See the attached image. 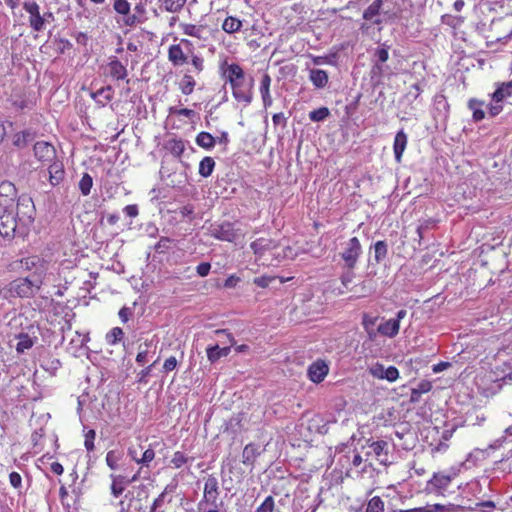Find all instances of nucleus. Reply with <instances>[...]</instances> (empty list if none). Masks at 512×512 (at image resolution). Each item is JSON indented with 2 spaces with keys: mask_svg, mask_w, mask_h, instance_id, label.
I'll return each mask as SVG.
<instances>
[{
  "mask_svg": "<svg viewBox=\"0 0 512 512\" xmlns=\"http://www.w3.org/2000/svg\"><path fill=\"white\" fill-rule=\"evenodd\" d=\"M158 359H156L151 365H149L148 367H146L145 369H143L140 373H139V382H143V383H146L147 382V377L148 375L150 374L151 370H152V367L157 363Z\"/></svg>",
  "mask_w": 512,
  "mask_h": 512,
  "instance_id": "nucleus-58",
  "label": "nucleus"
},
{
  "mask_svg": "<svg viewBox=\"0 0 512 512\" xmlns=\"http://www.w3.org/2000/svg\"><path fill=\"white\" fill-rule=\"evenodd\" d=\"M275 279H276L275 277H271V276H260V277H256L253 282H254V284H256L257 286H259L261 288H266Z\"/></svg>",
  "mask_w": 512,
  "mask_h": 512,
  "instance_id": "nucleus-52",
  "label": "nucleus"
},
{
  "mask_svg": "<svg viewBox=\"0 0 512 512\" xmlns=\"http://www.w3.org/2000/svg\"><path fill=\"white\" fill-rule=\"evenodd\" d=\"M123 335V330L120 327H115L107 333L106 341L109 345H115L123 338Z\"/></svg>",
  "mask_w": 512,
  "mask_h": 512,
  "instance_id": "nucleus-37",
  "label": "nucleus"
},
{
  "mask_svg": "<svg viewBox=\"0 0 512 512\" xmlns=\"http://www.w3.org/2000/svg\"><path fill=\"white\" fill-rule=\"evenodd\" d=\"M219 496V485L216 477L210 475L205 480L204 490H203V500L200 501L199 506H201L204 502L209 503L216 507V501Z\"/></svg>",
  "mask_w": 512,
  "mask_h": 512,
  "instance_id": "nucleus-8",
  "label": "nucleus"
},
{
  "mask_svg": "<svg viewBox=\"0 0 512 512\" xmlns=\"http://www.w3.org/2000/svg\"><path fill=\"white\" fill-rule=\"evenodd\" d=\"M258 454L257 447L253 444H248L243 450L242 462L244 464H253Z\"/></svg>",
  "mask_w": 512,
  "mask_h": 512,
  "instance_id": "nucleus-31",
  "label": "nucleus"
},
{
  "mask_svg": "<svg viewBox=\"0 0 512 512\" xmlns=\"http://www.w3.org/2000/svg\"><path fill=\"white\" fill-rule=\"evenodd\" d=\"M252 87L253 81L251 80L248 84L238 85L232 88L233 96L238 102H243L245 105H249L252 101Z\"/></svg>",
  "mask_w": 512,
  "mask_h": 512,
  "instance_id": "nucleus-13",
  "label": "nucleus"
},
{
  "mask_svg": "<svg viewBox=\"0 0 512 512\" xmlns=\"http://www.w3.org/2000/svg\"><path fill=\"white\" fill-rule=\"evenodd\" d=\"M210 268H211V265L209 263H207V262L200 263L197 266V273L199 274V276L205 277L209 274Z\"/></svg>",
  "mask_w": 512,
  "mask_h": 512,
  "instance_id": "nucleus-59",
  "label": "nucleus"
},
{
  "mask_svg": "<svg viewBox=\"0 0 512 512\" xmlns=\"http://www.w3.org/2000/svg\"><path fill=\"white\" fill-rule=\"evenodd\" d=\"M108 69L110 76L116 80H123L127 77L126 67L116 57L110 60Z\"/></svg>",
  "mask_w": 512,
  "mask_h": 512,
  "instance_id": "nucleus-17",
  "label": "nucleus"
},
{
  "mask_svg": "<svg viewBox=\"0 0 512 512\" xmlns=\"http://www.w3.org/2000/svg\"><path fill=\"white\" fill-rule=\"evenodd\" d=\"M376 56H377L379 62H381V63L386 62L388 60V58H389L388 49H386V48H379L376 51Z\"/></svg>",
  "mask_w": 512,
  "mask_h": 512,
  "instance_id": "nucleus-60",
  "label": "nucleus"
},
{
  "mask_svg": "<svg viewBox=\"0 0 512 512\" xmlns=\"http://www.w3.org/2000/svg\"><path fill=\"white\" fill-rule=\"evenodd\" d=\"M329 109L326 107H321L319 109L313 110L309 113L310 120L314 122L323 121L329 116Z\"/></svg>",
  "mask_w": 512,
  "mask_h": 512,
  "instance_id": "nucleus-43",
  "label": "nucleus"
},
{
  "mask_svg": "<svg viewBox=\"0 0 512 512\" xmlns=\"http://www.w3.org/2000/svg\"><path fill=\"white\" fill-rule=\"evenodd\" d=\"M152 342L144 343V345L139 346V352L136 357V361L139 364H144L148 360V356L151 353L150 348L152 347Z\"/></svg>",
  "mask_w": 512,
  "mask_h": 512,
  "instance_id": "nucleus-38",
  "label": "nucleus"
},
{
  "mask_svg": "<svg viewBox=\"0 0 512 512\" xmlns=\"http://www.w3.org/2000/svg\"><path fill=\"white\" fill-rule=\"evenodd\" d=\"M369 373L377 379L394 382L399 378V371L395 366L385 367L381 363H375L369 367Z\"/></svg>",
  "mask_w": 512,
  "mask_h": 512,
  "instance_id": "nucleus-7",
  "label": "nucleus"
},
{
  "mask_svg": "<svg viewBox=\"0 0 512 512\" xmlns=\"http://www.w3.org/2000/svg\"><path fill=\"white\" fill-rule=\"evenodd\" d=\"M9 481L14 488H19L21 486L22 478L19 473L12 472L9 475Z\"/></svg>",
  "mask_w": 512,
  "mask_h": 512,
  "instance_id": "nucleus-57",
  "label": "nucleus"
},
{
  "mask_svg": "<svg viewBox=\"0 0 512 512\" xmlns=\"http://www.w3.org/2000/svg\"><path fill=\"white\" fill-rule=\"evenodd\" d=\"M34 155L43 164H48L56 159V150L52 144L39 141L34 145Z\"/></svg>",
  "mask_w": 512,
  "mask_h": 512,
  "instance_id": "nucleus-9",
  "label": "nucleus"
},
{
  "mask_svg": "<svg viewBox=\"0 0 512 512\" xmlns=\"http://www.w3.org/2000/svg\"><path fill=\"white\" fill-rule=\"evenodd\" d=\"M23 8L29 14L30 27L36 32L44 30L46 17L40 14V6L35 1H25Z\"/></svg>",
  "mask_w": 512,
  "mask_h": 512,
  "instance_id": "nucleus-6",
  "label": "nucleus"
},
{
  "mask_svg": "<svg viewBox=\"0 0 512 512\" xmlns=\"http://www.w3.org/2000/svg\"><path fill=\"white\" fill-rule=\"evenodd\" d=\"M239 280L240 279L238 277H236L235 275H231L230 277H228L225 280L224 287L234 288L238 284Z\"/></svg>",
  "mask_w": 512,
  "mask_h": 512,
  "instance_id": "nucleus-64",
  "label": "nucleus"
},
{
  "mask_svg": "<svg viewBox=\"0 0 512 512\" xmlns=\"http://www.w3.org/2000/svg\"><path fill=\"white\" fill-rule=\"evenodd\" d=\"M35 205L30 196H18L12 182L0 183V234L12 238L16 234L24 235L34 222Z\"/></svg>",
  "mask_w": 512,
  "mask_h": 512,
  "instance_id": "nucleus-1",
  "label": "nucleus"
},
{
  "mask_svg": "<svg viewBox=\"0 0 512 512\" xmlns=\"http://www.w3.org/2000/svg\"><path fill=\"white\" fill-rule=\"evenodd\" d=\"M95 437H96V433H95V431L93 429H91V430L86 432L84 446H85V448L88 451H93L94 450V448H95V446H94Z\"/></svg>",
  "mask_w": 512,
  "mask_h": 512,
  "instance_id": "nucleus-46",
  "label": "nucleus"
},
{
  "mask_svg": "<svg viewBox=\"0 0 512 512\" xmlns=\"http://www.w3.org/2000/svg\"><path fill=\"white\" fill-rule=\"evenodd\" d=\"M309 78L313 85L317 88H323L328 83V74L326 73V71L321 69L310 70Z\"/></svg>",
  "mask_w": 512,
  "mask_h": 512,
  "instance_id": "nucleus-22",
  "label": "nucleus"
},
{
  "mask_svg": "<svg viewBox=\"0 0 512 512\" xmlns=\"http://www.w3.org/2000/svg\"><path fill=\"white\" fill-rule=\"evenodd\" d=\"M164 497H165V491L162 492L153 502V505L151 507V511L150 512H156L157 508H159L163 502H164Z\"/></svg>",
  "mask_w": 512,
  "mask_h": 512,
  "instance_id": "nucleus-62",
  "label": "nucleus"
},
{
  "mask_svg": "<svg viewBox=\"0 0 512 512\" xmlns=\"http://www.w3.org/2000/svg\"><path fill=\"white\" fill-rule=\"evenodd\" d=\"M196 143L202 148L211 149L215 145V138L208 132H200L196 137Z\"/></svg>",
  "mask_w": 512,
  "mask_h": 512,
  "instance_id": "nucleus-28",
  "label": "nucleus"
},
{
  "mask_svg": "<svg viewBox=\"0 0 512 512\" xmlns=\"http://www.w3.org/2000/svg\"><path fill=\"white\" fill-rule=\"evenodd\" d=\"M154 457H155L154 450L151 448H148L144 452H142L138 464L148 465L154 459Z\"/></svg>",
  "mask_w": 512,
  "mask_h": 512,
  "instance_id": "nucleus-50",
  "label": "nucleus"
},
{
  "mask_svg": "<svg viewBox=\"0 0 512 512\" xmlns=\"http://www.w3.org/2000/svg\"><path fill=\"white\" fill-rule=\"evenodd\" d=\"M400 329L398 320L388 319L378 326V332L384 336L393 338L395 337Z\"/></svg>",
  "mask_w": 512,
  "mask_h": 512,
  "instance_id": "nucleus-18",
  "label": "nucleus"
},
{
  "mask_svg": "<svg viewBox=\"0 0 512 512\" xmlns=\"http://www.w3.org/2000/svg\"><path fill=\"white\" fill-rule=\"evenodd\" d=\"M124 213L129 217H136L138 215V207L136 205H127L124 208Z\"/></svg>",
  "mask_w": 512,
  "mask_h": 512,
  "instance_id": "nucleus-63",
  "label": "nucleus"
},
{
  "mask_svg": "<svg viewBox=\"0 0 512 512\" xmlns=\"http://www.w3.org/2000/svg\"><path fill=\"white\" fill-rule=\"evenodd\" d=\"M383 510L384 502L380 497L375 496L369 500L366 512H383Z\"/></svg>",
  "mask_w": 512,
  "mask_h": 512,
  "instance_id": "nucleus-40",
  "label": "nucleus"
},
{
  "mask_svg": "<svg viewBox=\"0 0 512 512\" xmlns=\"http://www.w3.org/2000/svg\"><path fill=\"white\" fill-rule=\"evenodd\" d=\"M241 27V20L233 16L227 17L222 24V29L227 33L238 32L241 29Z\"/></svg>",
  "mask_w": 512,
  "mask_h": 512,
  "instance_id": "nucleus-25",
  "label": "nucleus"
},
{
  "mask_svg": "<svg viewBox=\"0 0 512 512\" xmlns=\"http://www.w3.org/2000/svg\"><path fill=\"white\" fill-rule=\"evenodd\" d=\"M196 85L195 80L189 74H185L180 82V90L184 95H190Z\"/></svg>",
  "mask_w": 512,
  "mask_h": 512,
  "instance_id": "nucleus-34",
  "label": "nucleus"
},
{
  "mask_svg": "<svg viewBox=\"0 0 512 512\" xmlns=\"http://www.w3.org/2000/svg\"><path fill=\"white\" fill-rule=\"evenodd\" d=\"M274 499L272 496H268L264 502L257 508V512H273Z\"/></svg>",
  "mask_w": 512,
  "mask_h": 512,
  "instance_id": "nucleus-48",
  "label": "nucleus"
},
{
  "mask_svg": "<svg viewBox=\"0 0 512 512\" xmlns=\"http://www.w3.org/2000/svg\"><path fill=\"white\" fill-rule=\"evenodd\" d=\"M18 343L16 345V351L23 353L25 350L30 349L34 345V339L28 334L21 333L18 335Z\"/></svg>",
  "mask_w": 512,
  "mask_h": 512,
  "instance_id": "nucleus-30",
  "label": "nucleus"
},
{
  "mask_svg": "<svg viewBox=\"0 0 512 512\" xmlns=\"http://www.w3.org/2000/svg\"><path fill=\"white\" fill-rule=\"evenodd\" d=\"M183 33L188 36L200 38L202 29L193 24H181Z\"/></svg>",
  "mask_w": 512,
  "mask_h": 512,
  "instance_id": "nucleus-45",
  "label": "nucleus"
},
{
  "mask_svg": "<svg viewBox=\"0 0 512 512\" xmlns=\"http://www.w3.org/2000/svg\"><path fill=\"white\" fill-rule=\"evenodd\" d=\"M362 253V246L357 237H352L345 243H343L342 251L340 256L345 263V267L353 269Z\"/></svg>",
  "mask_w": 512,
  "mask_h": 512,
  "instance_id": "nucleus-4",
  "label": "nucleus"
},
{
  "mask_svg": "<svg viewBox=\"0 0 512 512\" xmlns=\"http://www.w3.org/2000/svg\"><path fill=\"white\" fill-rule=\"evenodd\" d=\"M251 249L257 255H262L265 251L274 249L276 244L274 241L265 238H259L250 244Z\"/></svg>",
  "mask_w": 512,
  "mask_h": 512,
  "instance_id": "nucleus-21",
  "label": "nucleus"
},
{
  "mask_svg": "<svg viewBox=\"0 0 512 512\" xmlns=\"http://www.w3.org/2000/svg\"><path fill=\"white\" fill-rule=\"evenodd\" d=\"M432 389L430 381L423 380L418 383L415 388L411 390V400L417 401L421 394L428 393Z\"/></svg>",
  "mask_w": 512,
  "mask_h": 512,
  "instance_id": "nucleus-27",
  "label": "nucleus"
},
{
  "mask_svg": "<svg viewBox=\"0 0 512 512\" xmlns=\"http://www.w3.org/2000/svg\"><path fill=\"white\" fill-rule=\"evenodd\" d=\"M123 454L118 450H110L106 454V464L107 466L115 470L118 467V462L121 460Z\"/></svg>",
  "mask_w": 512,
  "mask_h": 512,
  "instance_id": "nucleus-35",
  "label": "nucleus"
},
{
  "mask_svg": "<svg viewBox=\"0 0 512 512\" xmlns=\"http://www.w3.org/2000/svg\"><path fill=\"white\" fill-rule=\"evenodd\" d=\"M407 146V135L404 133L403 130H400L397 132L395 139H394V155L395 160L397 163L401 162L403 152L405 151V148Z\"/></svg>",
  "mask_w": 512,
  "mask_h": 512,
  "instance_id": "nucleus-16",
  "label": "nucleus"
},
{
  "mask_svg": "<svg viewBox=\"0 0 512 512\" xmlns=\"http://www.w3.org/2000/svg\"><path fill=\"white\" fill-rule=\"evenodd\" d=\"M41 288V282L29 277L11 281L5 288V297H33Z\"/></svg>",
  "mask_w": 512,
  "mask_h": 512,
  "instance_id": "nucleus-2",
  "label": "nucleus"
},
{
  "mask_svg": "<svg viewBox=\"0 0 512 512\" xmlns=\"http://www.w3.org/2000/svg\"><path fill=\"white\" fill-rule=\"evenodd\" d=\"M113 95H114L113 88L111 86H106V87L99 89L96 93H94L93 97L94 98L103 97L104 101L99 100V102L102 105H105L106 102L110 101L113 98Z\"/></svg>",
  "mask_w": 512,
  "mask_h": 512,
  "instance_id": "nucleus-39",
  "label": "nucleus"
},
{
  "mask_svg": "<svg viewBox=\"0 0 512 512\" xmlns=\"http://www.w3.org/2000/svg\"><path fill=\"white\" fill-rule=\"evenodd\" d=\"M231 88L245 84L244 71L238 64H231L225 70Z\"/></svg>",
  "mask_w": 512,
  "mask_h": 512,
  "instance_id": "nucleus-12",
  "label": "nucleus"
},
{
  "mask_svg": "<svg viewBox=\"0 0 512 512\" xmlns=\"http://www.w3.org/2000/svg\"><path fill=\"white\" fill-rule=\"evenodd\" d=\"M329 372L327 363L323 360L313 362L307 371L309 379L314 383H320L324 380Z\"/></svg>",
  "mask_w": 512,
  "mask_h": 512,
  "instance_id": "nucleus-10",
  "label": "nucleus"
},
{
  "mask_svg": "<svg viewBox=\"0 0 512 512\" xmlns=\"http://www.w3.org/2000/svg\"><path fill=\"white\" fill-rule=\"evenodd\" d=\"M230 347L220 348L218 345L207 348V358L211 363L216 362L221 357H226L230 353Z\"/></svg>",
  "mask_w": 512,
  "mask_h": 512,
  "instance_id": "nucleus-23",
  "label": "nucleus"
},
{
  "mask_svg": "<svg viewBox=\"0 0 512 512\" xmlns=\"http://www.w3.org/2000/svg\"><path fill=\"white\" fill-rule=\"evenodd\" d=\"M20 267L31 272L29 278L32 280H38L41 282V286L49 278V262L43 258L33 255L20 260Z\"/></svg>",
  "mask_w": 512,
  "mask_h": 512,
  "instance_id": "nucleus-3",
  "label": "nucleus"
},
{
  "mask_svg": "<svg viewBox=\"0 0 512 512\" xmlns=\"http://www.w3.org/2000/svg\"><path fill=\"white\" fill-rule=\"evenodd\" d=\"M482 106L483 102L476 99H471L468 102V107L473 111V119L475 121H481L485 116Z\"/></svg>",
  "mask_w": 512,
  "mask_h": 512,
  "instance_id": "nucleus-33",
  "label": "nucleus"
},
{
  "mask_svg": "<svg viewBox=\"0 0 512 512\" xmlns=\"http://www.w3.org/2000/svg\"><path fill=\"white\" fill-rule=\"evenodd\" d=\"M187 457L184 455V453L177 451L174 453L171 463L174 465L175 468H180L182 465H184L187 462Z\"/></svg>",
  "mask_w": 512,
  "mask_h": 512,
  "instance_id": "nucleus-47",
  "label": "nucleus"
},
{
  "mask_svg": "<svg viewBox=\"0 0 512 512\" xmlns=\"http://www.w3.org/2000/svg\"><path fill=\"white\" fill-rule=\"evenodd\" d=\"M92 186H93L92 177L88 173H85L82 176L81 180L79 181V189H80L81 193L84 196L89 195L91 192Z\"/></svg>",
  "mask_w": 512,
  "mask_h": 512,
  "instance_id": "nucleus-36",
  "label": "nucleus"
},
{
  "mask_svg": "<svg viewBox=\"0 0 512 512\" xmlns=\"http://www.w3.org/2000/svg\"><path fill=\"white\" fill-rule=\"evenodd\" d=\"M177 366V359L174 356L167 358L164 362L163 369L165 372L174 370Z\"/></svg>",
  "mask_w": 512,
  "mask_h": 512,
  "instance_id": "nucleus-56",
  "label": "nucleus"
},
{
  "mask_svg": "<svg viewBox=\"0 0 512 512\" xmlns=\"http://www.w3.org/2000/svg\"><path fill=\"white\" fill-rule=\"evenodd\" d=\"M49 165V181L51 185L56 186L60 184L65 176L64 165L61 161L54 159Z\"/></svg>",
  "mask_w": 512,
  "mask_h": 512,
  "instance_id": "nucleus-14",
  "label": "nucleus"
},
{
  "mask_svg": "<svg viewBox=\"0 0 512 512\" xmlns=\"http://www.w3.org/2000/svg\"><path fill=\"white\" fill-rule=\"evenodd\" d=\"M215 167V161L212 157H204L199 163V174L203 177H209Z\"/></svg>",
  "mask_w": 512,
  "mask_h": 512,
  "instance_id": "nucleus-26",
  "label": "nucleus"
},
{
  "mask_svg": "<svg viewBox=\"0 0 512 512\" xmlns=\"http://www.w3.org/2000/svg\"><path fill=\"white\" fill-rule=\"evenodd\" d=\"M375 260L381 262L387 255V244L384 241H377L374 245Z\"/></svg>",
  "mask_w": 512,
  "mask_h": 512,
  "instance_id": "nucleus-41",
  "label": "nucleus"
},
{
  "mask_svg": "<svg viewBox=\"0 0 512 512\" xmlns=\"http://www.w3.org/2000/svg\"><path fill=\"white\" fill-rule=\"evenodd\" d=\"M143 448L141 445L131 446L128 449V455L136 462L139 463L140 454Z\"/></svg>",
  "mask_w": 512,
  "mask_h": 512,
  "instance_id": "nucleus-53",
  "label": "nucleus"
},
{
  "mask_svg": "<svg viewBox=\"0 0 512 512\" xmlns=\"http://www.w3.org/2000/svg\"><path fill=\"white\" fill-rule=\"evenodd\" d=\"M370 451L368 455H373L380 464L387 465L388 460V443L383 440L374 441L369 444Z\"/></svg>",
  "mask_w": 512,
  "mask_h": 512,
  "instance_id": "nucleus-11",
  "label": "nucleus"
},
{
  "mask_svg": "<svg viewBox=\"0 0 512 512\" xmlns=\"http://www.w3.org/2000/svg\"><path fill=\"white\" fill-rule=\"evenodd\" d=\"M166 148L171 154L179 157L185 150V144L180 139H170L166 144Z\"/></svg>",
  "mask_w": 512,
  "mask_h": 512,
  "instance_id": "nucleus-32",
  "label": "nucleus"
},
{
  "mask_svg": "<svg viewBox=\"0 0 512 512\" xmlns=\"http://www.w3.org/2000/svg\"><path fill=\"white\" fill-rule=\"evenodd\" d=\"M170 114H175V115H178V116H184L186 118H193L195 116L194 110H191V109H188V108L178 109V108H175V107H171L170 108Z\"/></svg>",
  "mask_w": 512,
  "mask_h": 512,
  "instance_id": "nucleus-49",
  "label": "nucleus"
},
{
  "mask_svg": "<svg viewBox=\"0 0 512 512\" xmlns=\"http://www.w3.org/2000/svg\"><path fill=\"white\" fill-rule=\"evenodd\" d=\"M421 93V90H420V87L418 84H413L411 87H410V90L409 92L407 93V97L408 98H412V99H416L418 98V96L420 95Z\"/></svg>",
  "mask_w": 512,
  "mask_h": 512,
  "instance_id": "nucleus-61",
  "label": "nucleus"
},
{
  "mask_svg": "<svg viewBox=\"0 0 512 512\" xmlns=\"http://www.w3.org/2000/svg\"><path fill=\"white\" fill-rule=\"evenodd\" d=\"M187 0H165V10L171 13L179 12L185 5Z\"/></svg>",
  "mask_w": 512,
  "mask_h": 512,
  "instance_id": "nucleus-42",
  "label": "nucleus"
},
{
  "mask_svg": "<svg viewBox=\"0 0 512 512\" xmlns=\"http://www.w3.org/2000/svg\"><path fill=\"white\" fill-rule=\"evenodd\" d=\"M508 98H512V81L502 83L492 94L494 102H502Z\"/></svg>",
  "mask_w": 512,
  "mask_h": 512,
  "instance_id": "nucleus-20",
  "label": "nucleus"
},
{
  "mask_svg": "<svg viewBox=\"0 0 512 512\" xmlns=\"http://www.w3.org/2000/svg\"><path fill=\"white\" fill-rule=\"evenodd\" d=\"M270 84H271V78L268 74H264L261 80V86H260V92L263 99L264 106L271 105L272 98L270 96Z\"/></svg>",
  "mask_w": 512,
  "mask_h": 512,
  "instance_id": "nucleus-24",
  "label": "nucleus"
},
{
  "mask_svg": "<svg viewBox=\"0 0 512 512\" xmlns=\"http://www.w3.org/2000/svg\"><path fill=\"white\" fill-rule=\"evenodd\" d=\"M113 8L118 14L128 15L130 12V3L127 0H115Z\"/></svg>",
  "mask_w": 512,
  "mask_h": 512,
  "instance_id": "nucleus-44",
  "label": "nucleus"
},
{
  "mask_svg": "<svg viewBox=\"0 0 512 512\" xmlns=\"http://www.w3.org/2000/svg\"><path fill=\"white\" fill-rule=\"evenodd\" d=\"M191 64L196 72L200 73L204 69V60L202 57L191 53Z\"/></svg>",
  "mask_w": 512,
  "mask_h": 512,
  "instance_id": "nucleus-51",
  "label": "nucleus"
},
{
  "mask_svg": "<svg viewBox=\"0 0 512 512\" xmlns=\"http://www.w3.org/2000/svg\"><path fill=\"white\" fill-rule=\"evenodd\" d=\"M191 47L192 43L186 39H182L181 44L171 45L168 49V60L174 66H181L188 63Z\"/></svg>",
  "mask_w": 512,
  "mask_h": 512,
  "instance_id": "nucleus-5",
  "label": "nucleus"
},
{
  "mask_svg": "<svg viewBox=\"0 0 512 512\" xmlns=\"http://www.w3.org/2000/svg\"><path fill=\"white\" fill-rule=\"evenodd\" d=\"M453 479V476L446 473H434L431 480L428 482L430 486H432L434 489L438 491L446 490L447 487L450 485L451 481Z\"/></svg>",
  "mask_w": 512,
  "mask_h": 512,
  "instance_id": "nucleus-15",
  "label": "nucleus"
},
{
  "mask_svg": "<svg viewBox=\"0 0 512 512\" xmlns=\"http://www.w3.org/2000/svg\"><path fill=\"white\" fill-rule=\"evenodd\" d=\"M421 512H445L449 511V509H446L445 506L441 504H433V505H426L424 508L420 509Z\"/></svg>",
  "mask_w": 512,
  "mask_h": 512,
  "instance_id": "nucleus-55",
  "label": "nucleus"
},
{
  "mask_svg": "<svg viewBox=\"0 0 512 512\" xmlns=\"http://www.w3.org/2000/svg\"><path fill=\"white\" fill-rule=\"evenodd\" d=\"M110 478L112 480L111 493L114 497H119L125 490V487L129 485V481L122 475L111 474Z\"/></svg>",
  "mask_w": 512,
  "mask_h": 512,
  "instance_id": "nucleus-19",
  "label": "nucleus"
},
{
  "mask_svg": "<svg viewBox=\"0 0 512 512\" xmlns=\"http://www.w3.org/2000/svg\"><path fill=\"white\" fill-rule=\"evenodd\" d=\"M28 137H30L29 132H21L15 136L14 144L17 146H25L28 142Z\"/></svg>",
  "mask_w": 512,
  "mask_h": 512,
  "instance_id": "nucleus-54",
  "label": "nucleus"
},
{
  "mask_svg": "<svg viewBox=\"0 0 512 512\" xmlns=\"http://www.w3.org/2000/svg\"><path fill=\"white\" fill-rule=\"evenodd\" d=\"M382 5V0H374L372 4L364 11L363 18L365 20H373L376 16L380 14Z\"/></svg>",
  "mask_w": 512,
  "mask_h": 512,
  "instance_id": "nucleus-29",
  "label": "nucleus"
}]
</instances>
